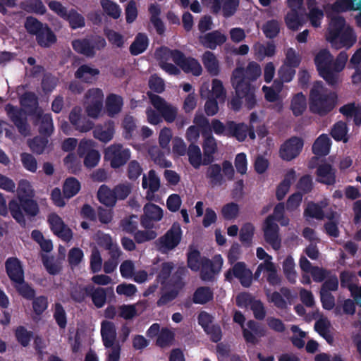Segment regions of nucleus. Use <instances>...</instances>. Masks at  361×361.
I'll return each instance as SVG.
<instances>
[{"instance_id": "obj_29", "label": "nucleus", "mask_w": 361, "mask_h": 361, "mask_svg": "<svg viewBox=\"0 0 361 361\" xmlns=\"http://www.w3.org/2000/svg\"><path fill=\"white\" fill-rule=\"evenodd\" d=\"M72 47L77 53L87 57H93L95 55L92 43L89 39H74L72 41Z\"/></svg>"}, {"instance_id": "obj_55", "label": "nucleus", "mask_w": 361, "mask_h": 361, "mask_svg": "<svg viewBox=\"0 0 361 361\" xmlns=\"http://www.w3.org/2000/svg\"><path fill=\"white\" fill-rule=\"evenodd\" d=\"M285 56L284 65L295 68L299 67L302 61V56L293 48H288L286 51Z\"/></svg>"}, {"instance_id": "obj_33", "label": "nucleus", "mask_w": 361, "mask_h": 361, "mask_svg": "<svg viewBox=\"0 0 361 361\" xmlns=\"http://www.w3.org/2000/svg\"><path fill=\"white\" fill-rule=\"evenodd\" d=\"M214 298V293L211 288L208 286H201L197 288L192 295V302L195 304L204 305Z\"/></svg>"}, {"instance_id": "obj_58", "label": "nucleus", "mask_w": 361, "mask_h": 361, "mask_svg": "<svg viewBox=\"0 0 361 361\" xmlns=\"http://www.w3.org/2000/svg\"><path fill=\"white\" fill-rule=\"evenodd\" d=\"M262 31L267 38L274 39L280 32V23L277 20H268L262 27Z\"/></svg>"}, {"instance_id": "obj_50", "label": "nucleus", "mask_w": 361, "mask_h": 361, "mask_svg": "<svg viewBox=\"0 0 361 361\" xmlns=\"http://www.w3.org/2000/svg\"><path fill=\"white\" fill-rule=\"evenodd\" d=\"M304 216L317 220H322L324 219V212L319 204L310 202L304 210Z\"/></svg>"}, {"instance_id": "obj_13", "label": "nucleus", "mask_w": 361, "mask_h": 361, "mask_svg": "<svg viewBox=\"0 0 361 361\" xmlns=\"http://www.w3.org/2000/svg\"><path fill=\"white\" fill-rule=\"evenodd\" d=\"M264 240L275 250L281 247V238L279 235V226L274 221V216L269 215L264 221L262 227Z\"/></svg>"}, {"instance_id": "obj_60", "label": "nucleus", "mask_w": 361, "mask_h": 361, "mask_svg": "<svg viewBox=\"0 0 361 361\" xmlns=\"http://www.w3.org/2000/svg\"><path fill=\"white\" fill-rule=\"evenodd\" d=\"M216 271L214 267L213 262L206 259L202 264V269L200 271V276L203 281H212L214 278Z\"/></svg>"}, {"instance_id": "obj_64", "label": "nucleus", "mask_w": 361, "mask_h": 361, "mask_svg": "<svg viewBox=\"0 0 361 361\" xmlns=\"http://www.w3.org/2000/svg\"><path fill=\"white\" fill-rule=\"evenodd\" d=\"M114 133V128L110 126L106 130L97 126L93 130L94 137L103 142H109L113 138Z\"/></svg>"}, {"instance_id": "obj_38", "label": "nucleus", "mask_w": 361, "mask_h": 361, "mask_svg": "<svg viewBox=\"0 0 361 361\" xmlns=\"http://www.w3.org/2000/svg\"><path fill=\"white\" fill-rule=\"evenodd\" d=\"M114 193L113 190H110L105 185H102L97 192V198L102 204L111 207L116 202V197Z\"/></svg>"}, {"instance_id": "obj_9", "label": "nucleus", "mask_w": 361, "mask_h": 361, "mask_svg": "<svg viewBox=\"0 0 361 361\" xmlns=\"http://www.w3.org/2000/svg\"><path fill=\"white\" fill-rule=\"evenodd\" d=\"M182 236L183 231L180 224L177 221L173 223L170 228L157 240L158 250L162 254L173 250L180 244Z\"/></svg>"}, {"instance_id": "obj_6", "label": "nucleus", "mask_w": 361, "mask_h": 361, "mask_svg": "<svg viewBox=\"0 0 361 361\" xmlns=\"http://www.w3.org/2000/svg\"><path fill=\"white\" fill-rule=\"evenodd\" d=\"M101 336L103 344L106 348H111L106 360L119 361L121 345L116 342V328L114 322L104 320L101 323Z\"/></svg>"}, {"instance_id": "obj_22", "label": "nucleus", "mask_w": 361, "mask_h": 361, "mask_svg": "<svg viewBox=\"0 0 361 361\" xmlns=\"http://www.w3.org/2000/svg\"><path fill=\"white\" fill-rule=\"evenodd\" d=\"M5 269L12 282L14 283L24 282V270L21 262L17 257H8L5 262Z\"/></svg>"}, {"instance_id": "obj_35", "label": "nucleus", "mask_w": 361, "mask_h": 361, "mask_svg": "<svg viewBox=\"0 0 361 361\" xmlns=\"http://www.w3.org/2000/svg\"><path fill=\"white\" fill-rule=\"evenodd\" d=\"M99 74V71L88 65H82L75 73V77L86 83L92 82L94 78Z\"/></svg>"}, {"instance_id": "obj_32", "label": "nucleus", "mask_w": 361, "mask_h": 361, "mask_svg": "<svg viewBox=\"0 0 361 361\" xmlns=\"http://www.w3.org/2000/svg\"><path fill=\"white\" fill-rule=\"evenodd\" d=\"M149 39L146 34L140 32L130 44L129 50L133 56H137L143 53L148 47Z\"/></svg>"}, {"instance_id": "obj_17", "label": "nucleus", "mask_w": 361, "mask_h": 361, "mask_svg": "<svg viewBox=\"0 0 361 361\" xmlns=\"http://www.w3.org/2000/svg\"><path fill=\"white\" fill-rule=\"evenodd\" d=\"M143 214L140 217L141 226L145 229L154 228V222H157L163 218L162 209L153 203H147L143 208Z\"/></svg>"}, {"instance_id": "obj_30", "label": "nucleus", "mask_w": 361, "mask_h": 361, "mask_svg": "<svg viewBox=\"0 0 361 361\" xmlns=\"http://www.w3.org/2000/svg\"><path fill=\"white\" fill-rule=\"evenodd\" d=\"M203 65L207 72L212 76H216L220 72L219 63L214 54L210 51H206L202 57Z\"/></svg>"}, {"instance_id": "obj_24", "label": "nucleus", "mask_w": 361, "mask_h": 361, "mask_svg": "<svg viewBox=\"0 0 361 361\" xmlns=\"http://www.w3.org/2000/svg\"><path fill=\"white\" fill-rule=\"evenodd\" d=\"M33 124L38 126V132L41 135L49 137L54 131L53 120L50 114L39 113L33 117Z\"/></svg>"}, {"instance_id": "obj_49", "label": "nucleus", "mask_w": 361, "mask_h": 361, "mask_svg": "<svg viewBox=\"0 0 361 361\" xmlns=\"http://www.w3.org/2000/svg\"><path fill=\"white\" fill-rule=\"evenodd\" d=\"M149 154L155 164L163 168H169L172 165L170 161L166 159L164 153L157 147H151Z\"/></svg>"}, {"instance_id": "obj_4", "label": "nucleus", "mask_w": 361, "mask_h": 361, "mask_svg": "<svg viewBox=\"0 0 361 361\" xmlns=\"http://www.w3.org/2000/svg\"><path fill=\"white\" fill-rule=\"evenodd\" d=\"M252 81L243 76V68H236L232 73L231 83L238 97L245 99L246 107L250 110L256 105L255 88L251 84Z\"/></svg>"}, {"instance_id": "obj_40", "label": "nucleus", "mask_w": 361, "mask_h": 361, "mask_svg": "<svg viewBox=\"0 0 361 361\" xmlns=\"http://www.w3.org/2000/svg\"><path fill=\"white\" fill-rule=\"evenodd\" d=\"M307 108L305 96L302 93L296 94L291 100L290 109L295 116H301Z\"/></svg>"}, {"instance_id": "obj_37", "label": "nucleus", "mask_w": 361, "mask_h": 361, "mask_svg": "<svg viewBox=\"0 0 361 361\" xmlns=\"http://www.w3.org/2000/svg\"><path fill=\"white\" fill-rule=\"evenodd\" d=\"M90 284L84 286L82 284H75L71 287L70 297L73 301L77 303H82L90 293Z\"/></svg>"}, {"instance_id": "obj_3", "label": "nucleus", "mask_w": 361, "mask_h": 361, "mask_svg": "<svg viewBox=\"0 0 361 361\" xmlns=\"http://www.w3.org/2000/svg\"><path fill=\"white\" fill-rule=\"evenodd\" d=\"M326 40L336 49H348L355 44L357 35L353 27L346 26L345 18L337 16L331 19L326 32Z\"/></svg>"}, {"instance_id": "obj_14", "label": "nucleus", "mask_w": 361, "mask_h": 361, "mask_svg": "<svg viewBox=\"0 0 361 361\" xmlns=\"http://www.w3.org/2000/svg\"><path fill=\"white\" fill-rule=\"evenodd\" d=\"M225 279L231 282L233 277L238 279L240 284L245 288L251 286L252 281V273L246 268L245 262H236L232 268L227 270L224 274Z\"/></svg>"}, {"instance_id": "obj_63", "label": "nucleus", "mask_w": 361, "mask_h": 361, "mask_svg": "<svg viewBox=\"0 0 361 361\" xmlns=\"http://www.w3.org/2000/svg\"><path fill=\"white\" fill-rule=\"evenodd\" d=\"M157 236V232L152 229H147L145 231L137 230L133 233L134 240L137 244L144 243L154 240Z\"/></svg>"}, {"instance_id": "obj_39", "label": "nucleus", "mask_w": 361, "mask_h": 361, "mask_svg": "<svg viewBox=\"0 0 361 361\" xmlns=\"http://www.w3.org/2000/svg\"><path fill=\"white\" fill-rule=\"evenodd\" d=\"M331 135L337 142L343 141L344 143L348 142L347 124L343 121H338L334 123L331 130Z\"/></svg>"}, {"instance_id": "obj_16", "label": "nucleus", "mask_w": 361, "mask_h": 361, "mask_svg": "<svg viewBox=\"0 0 361 361\" xmlns=\"http://www.w3.org/2000/svg\"><path fill=\"white\" fill-rule=\"evenodd\" d=\"M247 328H243V338L247 344L256 345L259 343L260 338L267 335L266 328L255 320L247 322Z\"/></svg>"}, {"instance_id": "obj_44", "label": "nucleus", "mask_w": 361, "mask_h": 361, "mask_svg": "<svg viewBox=\"0 0 361 361\" xmlns=\"http://www.w3.org/2000/svg\"><path fill=\"white\" fill-rule=\"evenodd\" d=\"M336 170L331 164L324 162L320 164L317 169V176L319 178H324L325 180H336Z\"/></svg>"}, {"instance_id": "obj_41", "label": "nucleus", "mask_w": 361, "mask_h": 361, "mask_svg": "<svg viewBox=\"0 0 361 361\" xmlns=\"http://www.w3.org/2000/svg\"><path fill=\"white\" fill-rule=\"evenodd\" d=\"M17 342L23 347H27L33 338L34 333L28 331L24 326H18L14 331Z\"/></svg>"}, {"instance_id": "obj_8", "label": "nucleus", "mask_w": 361, "mask_h": 361, "mask_svg": "<svg viewBox=\"0 0 361 361\" xmlns=\"http://www.w3.org/2000/svg\"><path fill=\"white\" fill-rule=\"evenodd\" d=\"M165 56H171L175 64L180 67L185 73H192L195 76H199L202 73V68L199 61L191 56L185 55L178 49L166 48Z\"/></svg>"}, {"instance_id": "obj_25", "label": "nucleus", "mask_w": 361, "mask_h": 361, "mask_svg": "<svg viewBox=\"0 0 361 361\" xmlns=\"http://www.w3.org/2000/svg\"><path fill=\"white\" fill-rule=\"evenodd\" d=\"M226 39L224 34L219 30H214L201 37L200 42L204 47L214 50L217 46H221L225 43Z\"/></svg>"}, {"instance_id": "obj_59", "label": "nucleus", "mask_w": 361, "mask_h": 361, "mask_svg": "<svg viewBox=\"0 0 361 361\" xmlns=\"http://www.w3.org/2000/svg\"><path fill=\"white\" fill-rule=\"evenodd\" d=\"M54 319L60 329H65L67 325V317L63 305L59 302L54 305Z\"/></svg>"}, {"instance_id": "obj_46", "label": "nucleus", "mask_w": 361, "mask_h": 361, "mask_svg": "<svg viewBox=\"0 0 361 361\" xmlns=\"http://www.w3.org/2000/svg\"><path fill=\"white\" fill-rule=\"evenodd\" d=\"M175 338L174 333L168 328H162L157 336L156 345L160 348H166L172 344Z\"/></svg>"}, {"instance_id": "obj_12", "label": "nucleus", "mask_w": 361, "mask_h": 361, "mask_svg": "<svg viewBox=\"0 0 361 361\" xmlns=\"http://www.w3.org/2000/svg\"><path fill=\"white\" fill-rule=\"evenodd\" d=\"M4 110L10 121L18 128V132L23 135L29 133L30 129L27 124L25 112L17 106H14L11 103L6 104Z\"/></svg>"}, {"instance_id": "obj_51", "label": "nucleus", "mask_w": 361, "mask_h": 361, "mask_svg": "<svg viewBox=\"0 0 361 361\" xmlns=\"http://www.w3.org/2000/svg\"><path fill=\"white\" fill-rule=\"evenodd\" d=\"M31 300L33 312L40 317L48 308V298L45 295L35 296Z\"/></svg>"}, {"instance_id": "obj_26", "label": "nucleus", "mask_w": 361, "mask_h": 361, "mask_svg": "<svg viewBox=\"0 0 361 361\" xmlns=\"http://www.w3.org/2000/svg\"><path fill=\"white\" fill-rule=\"evenodd\" d=\"M247 125L245 123L227 121L226 137H234L239 142H243L247 137Z\"/></svg>"}, {"instance_id": "obj_57", "label": "nucleus", "mask_w": 361, "mask_h": 361, "mask_svg": "<svg viewBox=\"0 0 361 361\" xmlns=\"http://www.w3.org/2000/svg\"><path fill=\"white\" fill-rule=\"evenodd\" d=\"M283 273L290 283H295L296 273L295 271V263L291 256H288L283 262Z\"/></svg>"}, {"instance_id": "obj_2", "label": "nucleus", "mask_w": 361, "mask_h": 361, "mask_svg": "<svg viewBox=\"0 0 361 361\" xmlns=\"http://www.w3.org/2000/svg\"><path fill=\"white\" fill-rule=\"evenodd\" d=\"M337 101V94L325 87L322 81L313 83L309 95V108L312 114L326 116L334 110Z\"/></svg>"}, {"instance_id": "obj_21", "label": "nucleus", "mask_w": 361, "mask_h": 361, "mask_svg": "<svg viewBox=\"0 0 361 361\" xmlns=\"http://www.w3.org/2000/svg\"><path fill=\"white\" fill-rule=\"evenodd\" d=\"M239 3V0H212L211 11L216 15L221 12L225 18H228L236 13Z\"/></svg>"}, {"instance_id": "obj_23", "label": "nucleus", "mask_w": 361, "mask_h": 361, "mask_svg": "<svg viewBox=\"0 0 361 361\" xmlns=\"http://www.w3.org/2000/svg\"><path fill=\"white\" fill-rule=\"evenodd\" d=\"M20 104L25 110L27 115L35 117L42 109L39 107L38 97L33 92H26L20 97Z\"/></svg>"}, {"instance_id": "obj_62", "label": "nucleus", "mask_w": 361, "mask_h": 361, "mask_svg": "<svg viewBox=\"0 0 361 361\" xmlns=\"http://www.w3.org/2000/svg\"><path fill=\"white\" fill-rule=\"evenodd\" d=\"M221 212L225 220L235 219L239 213V206L235 202L226 204L222 207Z\"/></svg>"}, {"instance_id": "obj_54", "label": "nucleus", "mask_w": 361, "mask_h": 361, "mask_svg": "<svg viewBox=\"0 0 361 361\" xmlns=\"http://www.w3.org/2000/svg\"><path fill=\"white\" fill-rule=\"evenodd\" d=\"M174 269V264L172 262H163L161 266L158 274L157 276V281L162 286L166 285L167 280H169L173 269Z\"/></svg>"}, {"instance_id": "obj_1", "label": "nucleus", "mask_w": 361, "mask_h": 361, "mask_svg": "<svg viewBox=\"0 0 361 361\" xmlns=\"http://www.w3.org/2000/svg\"><path fill=\"white\" fill-rule=\"evenodd\" d=\"M17 200H12L8 203L11 216L22 227H25L27 217L31 220L40 212L39 204L34 199L35 192L30 182H18Z\"/></svg>"}, {"instance_id": "obj_27", "label": "nucleus", "mask_w": 361, "mask_h": 361, "mask_svg": "<svg viewBox=\"0 0 361 361\" xmlns=\"http://www.w3.org/2000/svg\"><path fill=\"white\" fill-rule=\"evenodd\" d=\"M307 20V14L291 9L285 17V22L288 29L295 31L299 30Z\"/></svg>"}, {"instance_id": "obj_43", "label": "nucleus", "mask_w": 361, "mask_h": 361, "mask_svg": "<svg viewBox=\"0 0 361 361\" xmlns=\"http://www.w3.org/2000/svg\"><path fill=\"white\" fill-rule=\"evenodd\" d=\"M166 48V47H162L160 49L161 54L159 63V66L167 73L173 75H178L180 73V71L176 65L167 62V61L171 58V56H165Z\"/></svg>"}, {"instance_id": "obj_20", "label": "nucleus", "mask_w": 361, "mask_h": 361, "mask_svg": "<svg viewBox=\"0 0 361 361\" xmlns=\"http://www.w3.org/2000/svg\"><path fill=\"white\" fill-rule=\"evenodd\" d=\"M48 222L51 231L65 241H70L73 238L72 231L64 224L62 219L56 214L49 215Z\"/></svg>"}, {"instance_id": "obj_31", "label": "nucleus", "mask_w": 361, "mask_h": 361, "mask_svg": "<svg viewBox=\"0 0 361 361\" xmlns=\"http://www.w3.org/2000/svg\"><path fill=\"white\" fill-rule=\"evenodd\" d=\"M90 293L88 297H90L92 303L97 308H102L106 302V290L102 287H95L90 284Z\"/></svg>"}, {"instance_id": "obj_15", "label": "nucleus", "mask_w": 361, "mask_h": 361, "mask_svg": "<svg viewBox=\"0 0 361 361\" xmlns=\"http://www.w3.org/2000/svg\"><path fill=\"white\" fill-rule=\"evenodd\" d=\"M304 141L301 137L293 136L281 145L279 149L280 157L290 161L296 158L302 150Z\"/></svg>"}, {"instance_id": "obj_11", "label": "nucleus", "mask_w": 361, "mask_h": 361, "mask_svg": "<svg viewBox=\"0 0 361 361\" xmlns=\"http://www.w3.org/2000/svg\"><path fill=\"white\" fill-rule=\"evenodd\" d=\"M147 95L154 108L161 114V118L167 123H173L178 115V109L175 106L168 103L161 97L148 92Z\"/></svg>"}, {"instance_id": "obj_61", "label": "nucleus", "mask_w": 361, "mask_h": 361, "mask_svg": "<svg viewBox=\"0 0 361 361\" xmlns=\"http://www.w3.org/2000/svg\"><path fill=\"white\" fill-rule=\"evenodd\" d=\"M260 66L256 62H250L245 70L243 69V76L252 82L255 81L261 75Z\"/></svg>"}, {"instance_id": "obj_48", "label": "nucleus", "mask_w": 361, "mask_h": 361, "mask_svg": "<svg viewBox=\"0 0 361 361\" xmlns=\"http://www.w3.org/2000/svg\"><path fill=\"white\" fill-rule=\"evenodd\" d=\"M190 164L195 168L199 169L202 164V154L200 147L191 143L187 151Z\"/></svg>"}, {"instance_id": "obj_34", "label": "nucleus", "mask_w": 361, "mask_h": 361, "mask_svg": "<svg viewBox=\"0 0 361 361\" xmlns=\"http://www.w3.org/2000/svg\"><path fill=\"white\" fill-rule=\"evenodd\" d=\"M123 100L121 96L116 94H109L106 99V109L110 116L118 114L122 109Z\"/></svg>"}, {"instance_id": "obj_53", "label": "nucleus", "mask_w": 361, "mask_h": 361, "mask_svg": "<svg viewBox=\"0 0 361 361\" xmlns=\"http://www.w3.org/2000/svg\"><path fill=\"white\" fill-rule=\"evenodd\" d=\"M138 217L137 215H130L123 219L120 222V226L123 231L133 234L137 231Z\"/></svg>"}, {"instance_id": "obj_18", "label": "nucleus", "mask_w": 361, "mask_h": 361, "mask_svg": "<svg viewBox=\"0 0 361 361\" xmlns=\"http://www.w3.org/2000/svg\"><path fill=\"white\" fill-rule=\"evenodd\" d=\"M85 97L90 99V103L86 106L87 116L93 118H97L102 108L104 94L102 90L90 89L86 93Z\"/></svg>"}, {"instance_id": "obj_28", "label": "nucleus", "mask_w": 361, "mask_h": 361, "mask_svg": "<svg viewBox=\"0 0 361 361\" xmlns=\"http://www.w3.org/2000/svg\"><path fill=\"white\" fill-rule=\"evenodd\" d=\"M331 140L326 134L320 135L312 145V152L319 157L327 155L331 149Z\"/></svg>"}, {"instance_id": "obj_56", "label": "nucleus", "mask_w": 361, "mask_h": 361, "mask_svg": "<svg viewBox=\"0 0 361 361\" xmlns=\"http://www.w3.org/2000/svg\"><path fill=\"white\" fill-rule=\"evenodd\" d=\"M202 136L204 138L202 145L204 156L212 157V155H214L217 149L216 139L214 137L212 133Z\"/></svg>"}, {"instance_id": "obj_19", "label": "nucleus", "mask_w": 361, "mask_h": 361, "mask_svg": "<svg viewBox=\"0 0 361 361\" xmlns=\"http://www.w3.org/2000/svg\"><path fill=\"white\" fill-rule=\"evenodd\" d=\"M81 111L80 107H73L69 114V121L76 130L86 133L93 129L94 123L87 116H82Z\"/></svg>"}, {"instance_id": "obj_36", "label": "nucleus", "mask_w": 361, "mask_h": 361, "mask_svg": "<svg viewBox=\"0 0 361 361\" xmlns=\"http://www.w3.org/2000/svg\"><path fill=\"white\" fill-rule=\"evenodd\" d=\"M63 20L69 23V26L72 30L82 28L85 26V19L84 16L74 8L68 11Z\"/></svg>"}, {"instance_id": "obj_10", "label": "nucleus", "mask_w": 361, "mask_h": 361, "mask_svg": "<svg viewBox=\"0 0 361 361\" xmlns=\"http://www.w3.org/2000/svg\"><path fill=\"white\" fill-rule=\"evenodd\" d=\"M131 156L128 148L119 143L112 144L104 150V159L109 162L112 169H118L124 166Z\"/></svg>"}, {"instance_id": "obj_47", "label": "nucleus", "mask_w": 361, "mask_h": 361, "mask_svg": "<svg viewBox=\"0 0 361 361\" xmlns=\"http://www.w3.org/2000/svg\"><path fill=\"white\" fill-rule=\"evenodd\" d=\"M100 4L105 13L113 19L121 16V9L116 3L111 0H100Z\"/></svg>"}, {"instance_id": "obj_45", "label": "nucleus", "mask_w": 361, "mask_h": 361, "mask_svg": "<svg viewBox=\"0 0 361 361\" xmlns=\"http://www.w3.org/2000/svg\"><path fill=\"white\" fill-rule=\"evenodd\" d=\"M255 227L251 223L244 224L240 230V240L245 247H250L252 244L254 235Z\"/></svg>"}, {"instance_id": "obj_42", "label": "nucleus", "mask_w": 361, "mask_h": 361, "mask_svg": "<svg viewBox=\"0 0 361 361\" xmlns=\"http://www.w3.org/2000/svg\"><path fill=\"white\" fill-rule=\"evenodd\" d=\"M187 269L184 267H178L176 271L172 274L171 277L169 279L168 285L178 290V291H180V290L184 287L185 283L183 281V276L186 274Z\"/></svg>"}, {"instance_id": "obj_52", "label": "nucleus", "mask_w": 361, "mask_h": 361, "mask_svg": "<svg viewBox=\"0 0 361 361\" xmlns=\"http://www.w3.org/2000/svg\"><path fill=\"white\" fill-rule=\"evenodd\" d=\"M48 142V137L41 135L33 137L28 142V145L34 153L41 154L44 152Z\"/></svg>"}, {"instance_id": "obj_5", "label": "nucleus", "mask_w": 361, "mask_h": 361, "mask_svg": "<svg viewBox=\"0 0 361 361\" xmlns=\"http://www.w3.org/2000/svg\"><path fill=\"white\" fill-rule=\"evenodd\" d=\"M25 28L29 34L36 37L37 44L41 47H50L56 42V36L48 25L34 17L26 18Z\"/></svg>"}, {"instance_id": "obj_7", "label": "nucleus", "mask_w": 361, "mask_h": 361, "mask_svg": "<svg viewBox=\"0 0 361 361\" xmlns=\"http://www.w3.org/2000/svg\"><path fill=\"white\" fill-rule=\"evenodd\" d=\"M333 56L328 49H321L314 57V63L319 75L331 86L338 82V75L332 70Z\"/></svg>"}]
</instances>
